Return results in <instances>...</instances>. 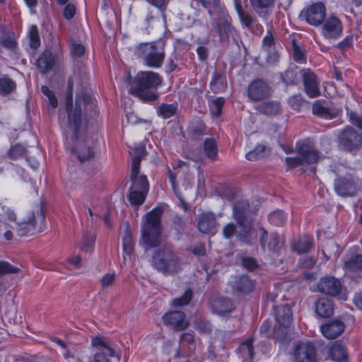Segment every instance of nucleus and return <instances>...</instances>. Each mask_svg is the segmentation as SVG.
<instances>
[{
    "instance_id": "1",
    "label": "nucleus",
    "mask_w": 362,
    "mask_h": 362,
    "mask_svg": "<svg viewBox=\"0 0 362 362\" xmlns=\"http://www.w3.org/2000/svg\"><path fill=\"white\" fill-rule=\"evenodd\" d=\"M74 78H70L66 95V111L68 117V127L66 131L67 150L74 155L81 163L93 158L94 151L90 140L82 136V107L92 105L91 96L86 93L77 94L73 105V86Z\"/></svg>"
},
{
    "instance_id": "2",
    "label": "nucleus",
    "mask_w": 362,
    "mask_h": 362,
    "mask_svg": "<svg viewBox=\"0 0 362 362\" xmlns=\"http://www.w3.org/2000/svg\"><path fill=\"white\" fill-rule=\"evenodd\" d=\"M162 83L161 76L153 71H139L129 89V93L144 102L155 101L158 98L156 88Z\"/></svg>"
},
{
    "instance_id": "3",
    "label": "nucleus",
    "mask_w": 362,
    "mask_h": 362,
    "mask_svg": "<svg viewBox=\"0 0 362 362\" xmlns=\"http://www.w3.org/2000/svg\"><path fill=\"white\" fill-rule=\"evenodd\" d=\"M164 212L163 206H158L146 215L141 227V242L146 250L157 247L160 243L161 217Z\"/></svg>"
},
{
    "instance_id": "4",
    "label": "nucleus",
    "mask_w": 362,
    "mask_h": 362,
    "mask_svg": "<svg viewBox=\"0 0 362 362\" xmlns=\"http://www.w3.org/2000/svg\"><path fill=\"white\" fill-rule=\"evenodd\" d=\"M135 55L144 64L151 68H160L164 61L165 42L163 41L140 43L136 47Z\"/></svg>"
},
{
    "instance_id": "5",
    "label": "nucleus",
    "mask_w": 362,
    "mask_h": 362,
    "mask_svg": "<svg viewBox=\"0 0 362 362\" xmlns=\"http://www.w3.org/2000/svg\"><path fill=\"white\" fill-rule=\"evenodd\" d=\"M151 264L165 276L175 275L181 270L180 258L168 247H161L156 250L152 256Z\"/></svg>"
},
{
    "instance_id": "6",
    "label": "nucleus",
    "mask_w": 362,
    "mask_h": 362,
    "mask_svg": "<svg viewBox=\"0 0 362 362\" xmlns=\"http://www.w3.org/2000/svg\"><path fill=\"white\" fill-rule=\"evenodd\" d=\"M233 217L237 221L239 230L238 236L241 241L250 244L252 238L250 232L252 228V221L250 217V205L247 201L243 200L238 202L233 206Z\"/></svg>"
},
{
    "instance_id": "7",
    "label": "nucleus",
    "mask_w": 362,
    "mask_h": 362,
    "mask_svg": "<svg viewBox=\"0 0 362 362\" xmlns=\"http://www.w3.org/2000/svg\"><path fill=\"white\" fill-rule=\"evenodd\" d=\"M211 33H216L221 41L228 40L230 37H235L237 32L232 25V19L229 14L221 10L218 15L211 18Z\"/></svg>"
},
{
    "instance_id": "8",
    "label": "nucleus",
    "mask_w": 362,
    "mask_h": 362,
    "mask_svg": "<svg viewBox=\"0 0 362 362\" xmlns=\"http://www.w3.org/2000/svg\"><path fill=\"white\" fill-rule=\"evenodd\" d=\"M45 227V215L42 209H38L36 213L30 212L26 221L16 223V233L19 236H25L35 232H42Z\"/></svg>"
},
{
    "instance_id": "9",
    "label": "nucleus",
    "mask_w": 362,
    "mask_h": 362,
    "mask_svg": "<svg viewBox=\"0 0 362 362\" xmlns=\"http://www.w3.org/2000/svg\"><path fill=\"white\" fill-rule=\"evenodd\" d=\"M145 149L142 146L134 148L135 155L131 163L130 179L132 185L129 189L148 192L149 185L146 175L139 174L140 163L144 156Z\"/></svg>"
},
{
    "instance_id": "10",
    "label": "nucleus",
    "mask_w": 362,
    "mask_h": 362,
    "mask_svg": "<svg viewBox=\"0 0 362 362\" xmlns=\"http://www.w3.org/2000/svg\"><path fill=\"white\" fill-rule=\"evenodd\" d=\"M91 345L94 353L88 362H110L109 358L115 356L110 344L100 335L91 337Z\"/></svg>"
},
{
    "instance_id": "11",
    "label": "nucleus",
    "mask_w": 362,
    "mask_h": 362,
    "mask_svg": "<svg viewBox=\"0 0 362 362\" xmlns=\"http://www.w3.org/2000/svg\"><path fill=\"white\" fill-rule=\"evenodd\" d=\"M319 292L332 297H337L338 299L346 300V293L342 288L341 281L334 276H325L322 277L317 285Z\"/></svg>"
},
{
    "instance_id": "12",
    "label": "nucleus",
    "mask_w": 362,
    "mask_h": 362,
    "mask_svg": "<svg viewBox=\"0 0 362 362\" xmlns=\"http://www.w3.org/2000/svg\"><path fill=\"white\" fill-rule=\"evenodd\" d=\"M298 156L286 158V163L290 168H295L305 164H311L317 161V152L308 144H301L298 147Z\"/></svg>"
},
{
    "instance_id": "13",
    "label": "nucleus",
    "mask_w": 362,
    "mask_h": 362,
    "mask_svg": "<svg viewBox=\"0 0 362 362\" xmlns=\"http://www.w3.org/2000/svg\"><path fill=\"white\" fill-rule=\"evenodd\" d=\"M339 146L345 151L354 152L362 145V134L358 133L352 127H346L339 134Z\"/></svg>"
},
{
    "instance_id": "14",
    "label": "nucleus",
    "mask_w": 362,
    "mask_h": 362,
    "mask_svg": "<svg viewBox=\"0 0 362 362\" xmlns=\"http://www.w3.org/2000/svg\"><path fill=\"white\" fill-rule=\"evenodd\" d=\"M272 94L269 85L260 78L253 80L247 86V96L251 102L264 100L271 97Z\"/></svg>"
},
{
    "instance_id": "15",
    "label": "nucleus",
    "mask_w": 362,
    "mask_h": 362,
    "mask_svg": "<svg viewBox=\"0 0 362 362\" xmlns=\"http://www.w3.org/2000/svg\"><path fill=\"white\" fill-rule=\"evenodd\" d=\"M300 76L304 86V91L310 98L318 97L320 95V79L317 76L309 69L300 71Z\"/></svg>"
},
{
    "instance_id": "16",
    "label": "nucleus",
    "mask_w": 362,
    "mask_h": 362,
    "mask_svg": "<svg viewBox=\"0 0 362 362\" xmlns=\"http://www.w3.org/2000/svg\"><path fill=\"white\" fill-rule=\"evenodd\" d=\"M325 15L326 8L322 2L313 3L301 12V16L305 18L307 23L313 26L321 25Z\"/></svg>"
},
{
    "instance_id": "17",
    "label": "nucleus",
    "mask_w": 362,
    "mask_h": 362,
    "mask_svg": "<svg viewBox=\"0 0 362 362\" xmlns=\"http://www.w3.org/2000/svg\"><path fill=\"white\" fill-rule=\"evenodd\" d=\"M321 33L326 39L336 40L339 38L343 31V24L341 20L335 16L325 18L322 23Z\"/></svg>"
},
{
    "instance_id": "18",
    "label": "nucleus",
    "mask_w": 362,
    "mask_h": 362,
    "mask_svg": "<svg viewBox=\"0 0 362 362\" xmlns=\"http://www.w3.org/2000/svg\"><path fill=\"white\" fill-rule=\"evenodd\" d=\"M295 362H317L316 349L310 342H300L294 350Z\"/></svg>"
},
{
    "instance_id": "19",
    "label": "nucleus",
    "mask_w": 362,
    "mask_h": 362,
    "mask_svg": "<svg viewBox=\"0 0 362 362\" xmlns=\"http://www.w3.org/2000/svg\"><path fill=\"white\" fill-rule=\"evenodd\" d=\"M334 189L336 192L341 197H351L356 193L357 185L351 175L341 177L335 180Z\"/></svg>"
},
{
    "instance_id": "20",
    "label": "nucleus",
    "mask_w": 362,
    "mask_h": 362,
    "mask_svg": "<svg viewBox=\"0 0 362 362\" xmlns=\"http://www.w3.org/2000/svg\"><path fill=\"white\" fill-rule=\"evenodd\" d=\"M163 323L171 326L177 331L187 329L189 322L185 318V314L182 311H173L166 313L163 317Z\"/></svg>"
},
{
    "instance_id": "21",
    "label": "nucleus",
    "mask_w": 362,
    "mask_h": 362,
    "mask_svg": "<svg viewBox=\"0 0 362 362\" xmlns=\"http://www.w3.org/2000/svg\"><path fill=\"white\" fill-rule=\"evenodd\" d=\"M217 225L216 216L213 213H203L199 217L197 227L202 233H213Z\"/></svg>"
},
{
    "instance_id": "22",
    "label": "nucleus",
    "mask_w": 362,
    "mask_h": 362,
    "mask_svg": "<svg viewBox=\"0 0 362 362\" xmlns=\"http://www.w3.org/2000/svg\"><path fill=\"white\" fill-rule=\"evenodd\" d=\"M263 48L267 52V61L270 64H276L279 58L278 52L275 49L274 36L270 30L262 40Z\"/></svg>"
},
{
    "instance_id": "23",
    "label": "nucleus",
    "mask_w": 362,
    "mask_h": 362,
    "mask_svg": "<svg viewBox=\"0 0 362 362\" xmlns=\"http://www.w3.org/2000/svg\"><path fill=\"white\" fill-rule=\"evenodd\" d=\"M254 11L260 17L266 18L271 14L276 0H249Z\"/></svg>"
},
{
    "instance_id": "24",
    "label": "nucleus",
    "mask_w": 362,
    "mask_h": 362,
    "mask_svg": "<svg viewBox=\"0 0 362 362\" xmlns=\"http://www.w3.org/2000/svg\"><path fill=\"white\" fill-rule=\"evenodd\" d=\"M255 109L267 117H274L281 114V105L278 100H267L258 104Z\"/></svg>"
},
{
    "instance_id": "25",
    "label": "nucleus",
    "mask_w": 362,
    "mask_h": 362,
    "mask_svg": "<svg viewBox=\"0 0 362 362\" xmlns=\"http://www.w3.org/2000/svg\"><path fill=\"white\" fill-rule=\"evenodd\" d=\"M321 332L325 337L333 339L339 337L344 330V325L340 320H333L321 326Z\"/></svg>"
},
{
    "instance_id": "26",
    "label": "nucleus",
    "mask_w": 362,
    "mask_h": 362,
    "mask_svg": "<svg viewBox=\"0 0 362 362\" xmlns=\"http://www.w3.org/2000/svg\"><path fill=\"white\" fill-rule=\"evenodd\" d=\"M210 88L214 93H221L227 88V81L225 72L221 69H215L212 73L209 83Z\"/></svg>"
},
{
    "instance_id": "27",
    "label": "nucleus",
    "mask_w": 362,
    "mask_h": 362,
    "mask_svg": "<svg viewBox=\"0 0 362 362\" xmlns=\"http://www.w3.org/2000/svg\"><path fill=\"white\" fill-rule=\"evenodd\" d=\"M328 355L335 362H346L348 352L345 346L339 341H335L329 347Z\"/></svg>"
},
{
    "instance_id": "28",
    "label": "nucleus",
    "mask_w": 362,
    "mask_h": 362,
    "mask_svg": "<svg viewBox=\"0 0 362 362\" xmlns=\"http://www.w3.org/2000/svg\"><path fill=\"white\" fill-rule=\"evenodd\" d=\"M56 64V57L51 51L46 49L39 57L37 61V66L42 74L50 71Z\"/></svg>"
},
{
    "instance_id": "29",
    "label": "nucleus",
    "mask_w": 362,
    "mask_h": 362,
    "mask_svg": "<svg viewBox=\"0 0 362 362\" xmlns=\"http://www.w3.org/2000/svg\"><path fill=\"white\" fill-rule=\"evenodd\" d=\"M275 310V319L279 326L288 327L292 321V312L287 305L274 307Z\"/></svg>"
},
{
    "instance_id": "30",
    "label": "nucleus",
    "mask_w": 362,
    "mask_h": 362,
    "mask_svg": "<svg viewBox=\"0 0 362 362\" xmlns=\"http://www.w3.org/2000/svg\"><path fill=\"white\" fill-rule=\"evenodd\" d=\"M234 308L233 303L227 298H218L211 304L213 312L219 315H224L231 313Z\"/></svg>"
},
{
    "instance_id": "31",
    "label": "nucleus",
    "mask_w": 362,
    "mask_h": 362,
    "mask_svg": "<svg viewBox=\"0 0 362 362\" xmlns=\"http://www.w3.org/2000/svg\"><path fill=\"white\" fill-rule=\"evenodd\" d=\"M315 312L321 317H329L334 312L332 301L327 298H320L315 303Z\"/></svg>"
},
{
    "instance_id": "32",
    "label": "nucleus",
    "mask_w": 362,
    "mask_h": 362,
    "mask_svg": "<svg viewBox=\"0 0 362 362\" xmlns=\"http://www.w3.org/2000/svg\"><path fill=\"white\" fill-rule=\"evenodd\" d=\"M312 111L314 115L325 119H333L338 115L336 110L325 107L321 100H317L313 103Z\"/></svg>"
},
{
    "instance_id": "33",
    "label": "nucleus",
    "mask_w": 362,
    "mask_h": 362,
    "mask_svg": "<svg viewBox=\"0 0 362 362\" xmlns=\"http://www.w3.org/2000/svg\"><path fill=\"white\" fill-rule=\"evenodd\" d=\"M178 110L177 103H161L156 107V112L158 116L164 119H169L177 115Z\"/></svg>"
},
{
    "instance_id": "34",
    "label": "nucleus",
    "mask_w": 362,
    "mask_h": 362,
    "mask_svg": "<svg viewBox=\"0 0 362 362\" xmlns=\"http://www.w3.org/2000/svg\"><path fill=\"white\" fill-rule=\"evenodd\" d=\"M313 247V238L308 235L300 237L293 245V250L299 255L309 252Z\"/></svg>"
},
{
    "instance_id": "35",
    "label": "nucleus",
    "mask_w": 362,
    "mask_h": 362,
    "mask_svg": "<svg viewBox=\"0 0 362 362\" xmlns=\"http://www.w3.org/2000/svg\"><path fill=\"white\" fill-rule=\"evenodd\" d=\"M235 289L243 293H248L254 288V282L247 276L243 275L235 283Z\"/></svg>"
},
{
    "instance_id": "36",
    "label": "nucleus",
    "mask_w": 362,
    "mask_h": 362,
    "mask_svg": "<svg viewBox=\"0 0 362 362\" xmlns=\"http://www.w3.org/2000/svg\"><path fill=\"white\" fill-rule=\"evenodd\" d=\"M268 248L274 254H280L284 250V241L276 233H272L269 237Z\"/></svg>"
},
{
    "instance_id": "37",
    "label": "nucleus",
    "mask_w": 362,
    "mask_h": 362,
    "mask_svg": "<svg viewBox=\"0 0 362 362\" xmlns=\"http://www.w3.org/2000/svg\"><path fill=\"white\" fill-rule=\"evenodd\" d=\"M148 192L129 189L128 199L134 206H141L145 201Z\"/></svg>"
},
{
    "instance_id": "38",
    "label": "nucleus",
    "mask_w": 362,
    "mask_h": 362,
    "mask_svg": "<svg viewBox=\"0 0 362 362\" xmlns=\"http://www.w3.org/2000/svg\"><path fill=\"white\" fill-rule=\"evenodd\" d=\"M225 104L223 97H217L209 103V110L214 117H219L222 112V108Z\"/></svg>"
},
{
    "instance_id": "39",
    "label": "nucleus",
    "mask_w": 362,
    "mask_h": 362,
    "mask_svg": "<svg viewBox=\"0 0 362 362\" xmlns=\"http://www.w3.org/2000/svg\"><path fill=\"white\" fill-rule=\"evenodd\" d=\"M16 83L9 77L4 76L0 78V95H6L16 89Z\"/></svg>"
},
{
    "instance_id": "40",
    "label": "nucleus",
    "mask_w": 362,
    "mask_h": 362,
    "mask_svg": "<svg viewBox=\"0 0 362 362\" xmlns=\"http://www.w3.org/2000/svg\"><path fill=\"white\" fill-rule=\"evenodd\" d=\"M204 149L206 156L210 159H214L217 156L218 148L216 142L213 138H207L204 143Z\"/></svg>"
},
{
    "instance_id": "41",
    "label": "nucleus",
    "mask_w": 362,
    "mask_h": 362,
    "mask_svg": "<svg viewBox=\"0 0 362 362\" xmlns=\"http://www.w3.org/2000/svg\"><path fill=\"white\" fill-rule=\"evenodd\" d=\"M95 234L91 232H86L82 238L81 244V250L84 252H90L93 249L95 240Z\"/></svg>"
},
{
    "instance_id": "42",
    "label": "nucleus",
    "mask_w": 362,
    "mask_h": 362,
    "mask_svg": "<svg viewBox=\"0 0 362 362\" xmlns=\"http://www.w3.org/2000/svg\"><path fill=\"white\" fill-rule=\"evenodd\" d=\"M122 247L124 259H125V255H130L133 252L132 234L127 228L125 230L122 238Z\"/></svg>"
},
{
    "instance_id": "43",
    "label": "nucleus",
    "mask_w": 362,
    "mask_h": 362,
    "mask_svg": "<svg viewBox=\"0 0 362 362\" xmlns=\"http://www.w3.org/2000/svg\"><path fill=\"white\" fill-rule=\"evenodd\" d=\"M26 153V148L21 144L12 146L7 152V156L12 160L23 158Z\"/></svg>"
},
{
    "instance_id": "44",
    "label": "nucleus",
    "mask_w": 362,
    "mask_h": 362,
    "mask_svg": "<svg viewBox=\"0 0 362 362\" xmlns=\"http://www.w3.org/2000/svg\"><path fill=\"white\" fill-rule=\"evenodd\" d=\"M270 223L276 226H282L286 220V216L281 210H276L269 215Z\"/></svg>"
},
{
    "instance_id": "45",
    "label": "nucleus",
    "mask_w": 362,
    "mask_h": 362,
    "mask_svg": "<svg viewBox=\"0 0 362 362\" xmlns=\"http://www.w3.org/2000/svg\"><path fill=\"white\" fill-rule=\"evenodd\" d=\"M28 38L30 46L33 49H37L40 45V38L37 25H33L28 31Z\"/></svg>"
},
{
    "instance_id": "46",
    "label": "nucleus",
    "mask_w": 362,
    "mask_h": 362,
    "mask_svg": "<svg viewBox=\"0 0 362 362\" xmlns=\"http://www.w3.org/2000/svg\"><path fill=\"white\" fill-rule=\"evenodd\" d=\"M344 267L349 270H358L362 269V255H357L344 263Z\"/></svg>"
},
{
    "instance_id": "47",
    "label": "nucleus",
    "mask_w": 362,
    "mask_h": 362,
    "mask_svg": "<svg viewBox=\"0 0 362 362\" xmlns=\"http://www.w3.org/2000/svg\"><path fill=\"white\" fill-rule=\"evenodd\" d=\"M265 146L263 145H258L255 149L246 153L245 157L249 160H257L259 158L264 157Z\"/></svg>"
},
{
    "instance_id": "48",
    "label": "nucleus",
    "mask_w": 362,
    "mask_h": 362,
    "mask_svg": "<svg viewBox=\"0 0 362 362\" xmlns=\"http://www.w3.org/2000/svg\"><path fill=\"white\" fill-rule=\"evenodd\" d=\"M41 90L44 95L46 97L47 104L50 105L53 109L56 108L58 105V100L53 91H52L47 86H42Z\"/></svg>"
},
{
    "instance_id": "49",
    "label": "nucleus",
    "mask_w": 362,
    "mask_h": 362,
    "mask_svg": "<svg viewBox=\"0 0 362 362\" xmlns=\"http://www.w3.org/2000/svg\"><path fill=\"white\" fill-rule=\"evenodd\" d=\"M253 340L252 339H249L243 342L240 345V350L241 353L245 356H247L250 359L254 357V348H253Z\"/></svg>"
},
{
    "instance_id": "50",
    "label": "nucleus",
    "mask_w": 362,
    "mask_h": 362,
    "mask_svg": "<svg viewBox=\"0 0 362 362\" xmlns=\"http://www.w3.org/2000/svg\"><path fill=\"white\" fill-rule=\"evenodd\" d=\"M282 80L286 85H293L297 80V69L288 68L282 76Z\"/></svg>"
},
{
    "instance_id": "51",
    "label": "nucleus",
    "mask_w": 362,
    "mask_h": 362,
    "mask_svg": "<svg viewBox=\"0 0 362 362\" xmlns=\"http://www.w3.org/2000/svg\"><path fill=\"white\" fill-rule=\"evenodd\" d=\"M288 103L291 108L299 111L305 103V100L300 94L294 95L288 99Z\"/></svg>"
},
{
    "instance_id": "52",
    "label": "nucleus",
    "mask_w": 362,
    "mask_h": 362,
    "mask_svg": "<svg viewBox=\"0 0 362 362\" xmlns=\"http://www.w3.org/2000/svg\"><path fill=\"white\" fill-rule=\"evenodd\" d=\"M192 298V291L187 289L180 298L173 299V304L176 307L187 305Z\"/></svg>"
},
{
    "instance_id": "53",
    "label": "nucleus",
    "mask_w": 362,
    "mask_h": 362,
    "mask_svg": "<svg viewBox=\"0 0 362 362\" xmlns=\"http://www.w3.org/2000/svg\"><path fill=\"white\" fill-rule=\"evenodd\" d=\"M194 328L204 333H208L211 331V323L205 319L203 318H197L194 324Z\"/></svg>"
},
{
    "instance_id": "54",
    "label": "nucleus",
    "mask_w": 362,
    "mask_h": 362,
    "mask_svg": "<svg viewBox=\"0 0 362 362\" xmlns=\"http://www.w3.org/2000/svg\"><path fill=\"white\" fill-rule=\"evenodd\" d=\"M238 16L241 23L248 28H250L255 21V17L246 11H243L240 13Z\"/></svg>"
},
{
    "instance_id": "55",
    "label": "nucleus",
    "mask_w": 362,
    "mask_h": 362,
    "mask_svg": "<svg viewBox=\"0 0 362 362\" xmlns=\"http://www.w3.org/2000/svg\"><path fill=\"white\" fill-rule=\"evenodd\" d=\"M293 59L298 63H305L306 60L305 54L295 42H293Z\"/></svg>"
},
{
    "instance_id": "56",
    "label": "nucleus",
    "mask_w": 362,
    "mask_h": 362,
    "mask_svg": "<svg viewBox=\"0 0 362 362\" xmlns=\"http://www.w3.org/2000/svg\"><path fill=\"white\" fill-rule=\"evenodd\" d=\"M85 47L81 43L76 42H71L70 52L73 57H81L85 52Z\"/></svg>"
},
{
    "instance_id": "57",
    "label": "nucleus",
    "mask_w": 362,
    "mask_h": 362,
    "mask_svg": "<svg viewBox=\"0 0 362 362\" xmlns=\"http://www.w3.org/2000/svg\"><path fill=\"white\" fill-rule=\"evenodd\" d=\"M18 269L13 267L7 262H0V276L7 274H14L18 272Z\"/></svg>"
},
{
    "instance_id": "58",
    "label": "nucleus",
    "mask_w": 362,
    "mask_h": 362,
    "mask_svg": "<svg viewBox=\"0 0 362 362\" xmlns=\"http://www.w3.org/2000/svg\"><path fill=\"white\" fill-rule=\"evenodd\" d=\"M115 279V273H108L104 275L100 279V284L103 288L110 286Z\"/></svg>"
},
{
    "instance_id": "59",
    "label": "nucleus",
    "mask_w": 362,
    "mask_h": 362,
    "mask_svg": "<svg viewBox=\"0 0 362 362\" xmlns=\"http://www.w3.org/2000/svg\"><path fill=\"white\" fill-rule=\"evenodd\" d=\"M191 130L196 135H203L206 131V126L202 121H197L192 124Z\"/></svg>"
},
{
    "instance_id": "60",
    "label": "nucleus",
    "mask_w": 362,
    "mask_h": 362,
    "mask_svg": "<svg viewBox=\"0 0 362 362\" xmlns=\"http://www.w3.org/2000/svg\"><path fill=\"white\" fill-rule=\"evenodd\" d=\"M187 250L196 256H204L206 254L205 246L203 243H197L194 246L189 247Z\"/></svg>"
},
{
    "instance_id": "61",
    "label": "nucleus",
    "mask_w": 362,
    "mask_h": 362,
    "mask_svg": "<svg viewBox=\"0 0 362 362\" xmlns=\"http://www.w3.org/2000/svg\"><path fill=\"white\" fill-rule=\"evenodd\" d=\"M236 231V226L233 223L226 224L223 228V235L226 238H230Z\"/></svg>"
},
{
    "instance_id": "62",
    "label": "nucleus",
    "mask_w": 362,
    "mask_h": 362,
    "mask_svg": "<svg viewBox=\"0 0 362 362\" xmlns=\"http://www.w3.org/2000/svg\"><path fill=\"white\" fill-rule=\"evenodd\" d=\"M75 14H76L75 6L71 4H68L65 6V8L64 9V12H63V16H64V18H66L67 20H71L74 18Z\"/></svg>"
},
{
    "instance_id": "63",
    "label": "nucleus",
    "mask_w": 362,
    "mask_h": 362,
    "mask_svg": "<svg viewBox=\"0 0 362 362\" xmlns=\"http://www.w3.org/2000/svg\"><path fill=\"white\" fill-rule=\"evenodd\" d=\"M349 119L353 125L362 130V116L351 112L349 114Z\"/></svg>"
},
{
    "instance_id": "64",
    "label": "nucleus",
    "mask_w": 362,
    "mask_h": 362,
    "mask_svg": "<svg viewBox=\"0 0 362 362\" xmlns=\"http://www.w3.org/2000/svg\"><path fill=\"white\" fill-rule=\"evenodd\" d=\"M353 44V36H346L342 41L337 44V47L342 51L349 48Z\"/></svg>"
}]
</instances>
